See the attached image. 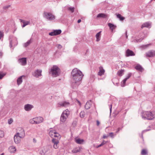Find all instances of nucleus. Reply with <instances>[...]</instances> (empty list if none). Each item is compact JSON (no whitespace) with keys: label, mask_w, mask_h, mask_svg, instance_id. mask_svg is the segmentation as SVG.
Masks as SVG:
<instances>
[{"label":"nucleus","mask_w":155,"mask_h":155,"mask_svg":"<svg viewBox=\"0 0 155 155\" xmlns=\"http://www.w3.org/2000/svg\"><path fill=\"white\" fill-rule=\"evenodd\" d=\"M146 56L149 57H152L155 56V51H151L146 53Z\"/></svg>","instance_id":"nucleus-15"},{"label":"nucleus","mask_w":155,"mask_h":155,"mask_svg":"<svg viewBox=\"0 0 155 155\" xmlns=\"http://www.w3.org/2000/svg\"><path fill=\"white\" fill-rule=\"evenodd\" d=\"M81 19H79L78 21V23H79L81 22Z\"/></svg>","instance_id":"nucleus-57"},{"label":"nucleus","mask_w":155,"mask_h":155,"mask_svg":"<svg viewBox=\"0 0 155 155\" xmlns=\"http://www.w3.org/2000/svg\"><path fill=\"white\" fill-rule=\"evenodd\" d=\"M34 107L32 105L27 104L24 106V109L25 111H29Z\"/></svg>","instance_id":"nucleus-13"},{"label":"nucleus","mask_w":155,"mask_h":155,"mask_svg":"<svg viewBox=\"0 0 155 155\" xmlns=\"http://www.w3.org/2000/svg\"><path fill=\"white\" fill-rule=\"evenodd\" d=\"M81 151V148H74L73 150H72V152L73 153H77L78 152H80Z\"/></svg>","instance_id":"nucleus-26"},{"label":"nucleus","mask_w":155,"mask_h":155,"mask_svg":"<svg viewBox=\"0 0 155 155\" xmlns=\"http://www.w3.org/2000/svg\"><path fill=\"white\" fill-rule=\"evenodd\" d=\"M41 70L38 69L34 72L33 74V75L36 78H38L41 75Z\"/></svg>","instance_id":"nucleus-12"},{"label":"nucleus","mask_w":155,"mask_h":155,"mask_svg":"<svg viewBox=\"0 0 155 155\" xmlns=\"http://www.w3.org/2000/svg\"><path fill=\"white\" fill-rule=\"evenodd\" d=\"M29 122L31 124H35V118L30 120H29Z\"/></svg>","instance_id":"nucleus-39"},{"label":"nucleus","mask_w":155,"mask_h":155,"mask_svg":"<svg viewBox=\"0 0 155 155\" xmlns=\"http://www.w3.org/2000/svg\"><path fill=\"white\" fill-rule=\"evenodd\" d=\"M23 77H25V76L22 75L19 77L17 80V83L18 85H19L22 82V78Z\"/></svg>","instance_id":"nucleus-21"},{"label":"nucleus","mask_w":155,"mask_h":155,"mask_svg":"<svg viewBox=\"0 0 155 155\" xmlns=\"http://www.w3.org/2000/svg\"><path fill=\"white\" fill-rule=\"evenodd\" d=\"M17 133L16 134L20 138H23L25 136V133L24 129L21 127H18L17 129Z\"/></svg>","instance_id":"nucleus-4"},{"label":"nucleus","mask_w":155,"mask_h":155,"mask_svg":"<svg viewBox=\"0 0 155 155\" xmlns=\"http://www.w3.org/2000/svg\"><path fill=\"white\" fill-rule=\"evenodd\" d=\"M141 116L144 120H150L155 117V114L154 112L143 111L141 113Z\"/></svg>","instance_id":"nucleus-2"},{"label":"nucleus","mask_w":155,"mask_h":155,"mask_svg":"<svg viewBox=\"0 0 155 155\" xmlns=\"http://www.w3.org/2000/svg\"><path fill=\"white\" fill-rule=\"evenodd\" d=\"M57 47L58 48V49H61L62 48V46L60 45H57Z\"/></svg>","instance_id":"nucleus-46"},{"label":"nucleus","mask_w":155,"mask_h":155,"mask_svg":"<svg viewBox=\"0 0 155 155\" xmlns=\"http://www.w3.org/2000/svg\"><path fill=\"white\" fill-rule=\"evenodd\" d=\"M102 146V145H101V144H99V145L97 146H96V147L97 148H99V147H101Z\"/></svg>","instance_id":"nucleus-49"},{"label":"nucleus","mask_w":155,"mask_h":155,"mask_svg":"<svg viewBox=\"0 0 155 155\" xmlns=\"http://www.w3.org/2000/svg\"><path fill=\"white\" fill-rule=\"evenodd\" d=\"M126 38H127V31H126Z\"/></svg>","instance_id":"nucleus-61"},{"label":"nucleus","mask_w":155,"mask_h":155,"mask_svg":"<svg viewBox=\"0 0 155 155\" xmlns=\"http://www.w3.org/2000/svg\"><path fill=\"white\" fill-rule=\"evenodd\" d=\"M147 153V151L146 150L143 149L141 152V154L142 155H145Z\"/></svg>","instance_id":"nucleus-37"},{"label":"nucleus","mask_w":155,"mask_h":155,"mask_svg":"<svg viewBox=\"0 0 155 155\" xmlns=\"http://www.w3.org/2000/svg\"><path fill=\"white\" fill-rule=\"evenodd\" d=\"M18 136L16 134L14 136V140L15 143L16 144L20 142V140L18 139Z\"/></svg>","instance_id":"nucleus-23"},{"label":"nucleus","mask_w":155,"mask_h":155,"mask_svg":"<svg viewBox=\"0 0 155 155\" xmlns=\"http://www.w3.org/2000/svg\"><path fill=\"white\" fill-rule=\"evenodd\" d=\"M49 134L50 136L51 137H58L60 136L59 134L57 133L55 130H51L49 132Z\"/></svg>","instance_id":"nucleus-9"},{"label":"nucleus","mask_w":155,"mask_h":155,"mask_svg":"<svg viewBox=\"0 0 155 155\" xmlns=\"http://www.w3.org/2000/svg\"><path fill=\"white\" fill-rule=\"evenodd\" d=\"M6 74V73L5 72L0 71V80L2 79Z\"/></svg>","instance_id":"nucleus-30"},{"label":"nucleus","mask_w":155,"mask_h":155,"mask_svg":"<svg viewBox=\"0 0 155 155\" xmlns=\"http://www.w3.org/2000/svg\"><path fill=\"white\" fill-rule=\"evenodd\" d=\"M97 18H105V15L103 13H100L97 15Z\"/></svg>","instance_id":"nucleus-33"},{"label":"nucleus","mask_w":155,"mask_h":155,"mask_svg":"<svg viewBox=\"0 0 155 155\" xmlns=\"http://www.w3.org/2000/svg\"><path fill=\"white\" fill-rule=\"evenodd\" d=\"M49 35L51 36H54L55 35L54 31H53L50 32L49 33Z\"/></svg>","instance_id":"nucleus-44"},{"label":"nucleus","mask_w":155,"mask_h":155,"mask_svg":"<svg viewBox=\"0 0 155 155\" xmlns=\"http://www.w3.org/2000/svg\"><path fill=\"white\" fill-rule=\"evenodd\" d=\"M106 143V141H105V140H103V141L101 143V144L102 146H103Z\"/></svg>","instance_id":"nucleus-48"},{"label":"nucleus","mask_w":155,"mask_h":155,"mask_svg":"<svg viewBox=\"0 0 155 155\" xmlns=\"http://www.w3.org/2000/svg\"><path fill=\"white\" fill-rule=\"evenodd\" d=\"M142 45V47L144 48H146L147 47L148 45Z\"/></svg>","instance_id":"nucleus-47"},{"label":"nucleus","mask_w":155,"mask_h":155,"mask_svg":"<svg viewBox=\"0 0 155 155\" xmlns=\"http://www.w3.org/2000/svg\"><path fill=\"white\" fill-rule=\"evenodd\" d=\"M68 9L70 10L72 12H74V7H69Z\"/></svg>","instance_id":"nucleus-42"},{"label":"nucleus","mask_w":155,"mask_h":155,"mask_svg":"<svg viewBox=\"0 0 155 155\" xmlns=\"http://www.w3.org/2000/svg\"><path fill=\"white\" fill-rule=\"evenodd\" d=\"M100 124V123L99 122V121H98V120H97V126H99V124Z\"/></svg>","instance_id":"nucleus-52"},{"label":"nucleus","mask_w":155,"mask_h":155,"mask_svg":"<svg viewBox=\"0 0 155 155\" xmlns=\"http://www.w3.org/2000/svg\"><path fill=\"white\" fill-rule=\"evenodd\" d=\"M13 120L12 119L10 118V124L13 122Z\"/></svg>","instance_id":"nucleus-56"},{"label":"nucleus","mask_w":155,"mask_h":155,"mask_svg":"<svg viewBox=\"0 0 155 155\" xmlns=\"http://www.w3.org/2000/svg\"><path fill=\"white\" fill-rule=\"evenodd\" d=\"M69 103L66 101H61L58 103L56 105V107H66L69 106Z\"/></svg>","instance_id":"nucleus-7"},{"label":"nucleus","mask_w":155,"mask_h":155,"mask_svg":"<svg viewBox=\"0 0 155 155\" xmlns=\"http://www.w3.org/2000/svg\"><path fill=\"white\" fill-rule=\"evenodd\" d=\"M35 124H38L42 122L43 121V118L42 117H38L35 118Z\"/></svg>","instance_id":"nucleus-14"},{"label":"nucleus","mask_w":155,"mask_h":155,"mask_svg":"<svg viewBox=\"0 0 155 155\" xmlns=\"http://www.w3.org/2000/svg\"><path fill=\"white\" fill-rule=\"evenodd\" d=\"M85 113L84 111H81L80 113V117L81 118H83L85 117Z\"/></svg>","instance_id":"nucleus-36"},{"label":"nucleus","mask_w":155,"mask_h":155,"mask_svg":"<svg viewBox=\"0 0 155 155\" xmlns=\"http://www.w3.org/2000/svg\"><path fill=\"white\" fill-rule=\"evenodd\" d=\"M101 32V31L97 33L96 35V41H99L100 40Z\"/></svg>","instance_id":"nucleus-24"},{"label":"nucleus","mask_w":155,"mask_h":155,"mask_svg":"<svg viewBox=\"0 0 155 155\" xmlns=\"http://www.w3.org/2000/svg\"><path fill=\"white\" fill-rule=\"evenodd\" d=\"M8 124H10V119H8Z\"/></svg>","instance_id":"nucleus-60"},{"label":"nucleus","mask_w":155,"mask_h":155,"mask_svg":"<svg viewBox=\"0 0 155 155\" xmlns=\"http://www.w3.org/2000/svg\"><path fill=\"white\" fill-rule=\"evenodd\" d=\"M44 16L48 21H51L55 19V16L50 12H45Z\"/></svg>","instance_id":"nucleus-6"},{"label":"nucleus","mask_w":155,"mask_h":155,"mask_svg":"<svg viewBox=\"0 0 155 155\" xmlns=\"http://www.w3.org/2000/svg\"><path fill=\"white\" fill-rule=\"evenodd\" d=\"M132 73H129L127 74V77L121 82V86L122 87L125 86V83L127 79H128L131 76Z\"/></svg>","instance_id":"nucleus-11"},{"label":"nucleus","mask_w":155,"mask_h":155,"mask_svg":"<svg viewBox=\"0 0 155 155\" xmlns=\"http://www.w3.org/2000/svg\"><path fill=\"white\" fill-rule=\"evenodd\" d=\"M107 137V136H106L105 135H104L103 137V138L104 139H105V138H106Z\"/></svg>","instance_id":"nucleus-58"},{"label":"nucleus","mask_w":155,"mask_h":155,"mask_svg":"<svg viewBox=\"0 0 155 155\" xmlns=\"http://www.w3.org/2000/svg\"><path fill=\"white\" fill-rule=\"evenodd\" d=\"M124 71V70H121L120 71H118L117 72L118 75L119 76H122L123 74Z\"/></svg>","instance_id":"nucleus-34"},{"label":"nucleus","mask_w":155,"mask_h":155,"mask_svg":"<svg viewBox=\"0 0 155 155\" xmlns=\"http://www.w3.org/2000/svg\"><path fill=\"white\" fill-rule=\"evenodd\" d=\"M71 75V86L73 88H77L80 84L83 74L80 70L75 68L72 70Z\"/></svg>","instance_id":"nucleus-1"},{"label":"nucleus","mask_w":155,"mask_h":155,"mask_svg":"<svg viewBox=\"0 0 155 155\" xmlns=\"http://www.w3.org/2000/svg\"><path fill=\"white\" fill-rule=\"evenodd\" d=\"M75 142L76 143L79 144H81L84 142V140L78 139L75 140Z\"/></svg>","instance_id":"nucleus-27"},{"label":"nucleus","mask_w":155,"mask_h":155,"mask_svg":"<svg viewBox=\"0 0 155 155\" xmlns=\"http://www.w3.org/2000/svg\"><path fill=\"white\" fill-rule=\"evenodd\" d=\"M2 55V53L0 51V57Z\"/></svg>","instance_id":"nucleus-59"},{"label":"nucleus","mask_w":155,"mask_h":155,"mask_svg":"<svg viewBox=\"0 0 155 155\" xmlns=\"http://www.w3.org/2000/svg\"><path fill=\"white\" fill-rule=\"evenodd\" d=\"M143 35H144V38H140V39H136L135 40V42H140V41H142V40H143L144 38L146 37H147V35H145V34H143Z\"/></svg>","instance_id":"nucleus-35"},{"label":"nucleus","mask_w":155,"mask_h":155,"mask_svg":"<svg viewBox=\"0 0 155 155\" xmlns=\"http://www.w3.org/2000/svg\"><path fill=\"white\" fill-rule=\"evenodd\" d=\"M100 70L98 73V75L101 76L104 74L105 72L104 70L103 69L102 67H100L99 68Z\"/></svg>","instance_id":"nucleus-22"},{"label":"nucleus","mask_w":155,"mask_h":155,"mask_svg":"<svg viewBox=\"0 0 155 155\" xmlns=\"http://www.w3.org/2000/svg\"><path fill=\"white\" fill-rule=\"evenodd\" d=\"M116 15H117V17L119 18L120 21H123L124 19V18L120 14H116Z\"/></svg>","instance_id":"nucleus-31"},{"label":"nucleus","mask_w":155,"mask_h":155,"mask_svg":"<svg viewBox=\"0 0 155 155\" xmlns=\"http://www.w3.org/2000/svg\"><path fill=\"white\" fill-rule=\"evenodd\" d=\"M110 113H111V112L112 104H110Z\"/></svg>","instance_id":"nucleus-53"},{"label":"nucleus","mask_w":155,"mask_h":155,"mask_svg":"<svg viewBox=\"0 0 155 155\" xmlns=\"http://www.w3.org/2000/svg\"><path fill=\"white\" fill-rule=\"evenodd\" d=\"M92 104V102L91 100L87 101L85 106V108L87 110L89 109L91 107Z\"/></svg>","instance_id":"nucleus-17"},{"label":"nucleus","mask_w":155,"mask_h":155,"mask_svg":"<svg viewBox=\"0 0 155 155\" xmlns=\"http://www.w3.org/2000/svg\"><path fill=\"white\" fill-rule=\"evenodd\" d=\"M151 23L149 22H146L143 23L141 26V28L144 27L150 28Z\"/></svg>","instance_id":"nucleus-19"},{"label":"nucleus","mask_w":155,"mask_h":155,"mask_svg":"<svg viewBox=\"0 0 155 155\" xmlns=\"http://www.w3.org/2000/svg\"><path fill=\"white\" fill-rule=\"evenodd\" d=\"M10 7L9 5H8L6 6H4L3 8V9H6Z\"/></svg>","instance_id":"nucleus-45"},{"label":"nucleus","mask_w":155,"mask_h":155,"mask_svg":"<svg viewBox=\"0 0 155 155\" xmlns=\"http://www.w3.org/2000/svg\"><path fill=\"white\" fill-rule=\"evenodd\" d=\"M37 141L35 138H33V142L34 143H36Z\"/></svg>","instance_id":"nucleus-51"},{"label":"nucleus","mask_w":155,"mask_h":155,"mask_svg":"<svg viewBox=\"0 0 155 155\" xmlns=\"http://www.w3.org/2000/svg\"><path fill=\"white\" fill-rule=\"evenodd\" d=\"M109 136L112 138H113L114 136V133L112 132L110 133L109 134Z\"/></svg>","instance_id":"nucleus-43"},{"label":"nucleus","mask_w":155,"mask_h":155,"mask_svg":"<svg viewBox=\"0 0 155 155\" xmlns=\"http://www.w3.org/2000/svg\"><path fill=\"white\" fill-rule=\"evenodd\" d=\"M10 47H11L12 46V45H11V42H10Z\"/></svg>","instance_id":"nucleus-63"},{"label":"nucleus","mask_w":155,"mask_h":155,"mask_svg":"<svg viewBox=\"0 0 155 155\" xmlns=\"http://www.w3.org/2000/svg\"><path fill=\"white\" fill-rule=\"evenodd\" d=\"M19 92V91H15L14 92V94H13L14 96H15L17 95V94H18V93Z\"/></svg>","instance_id":"nucleus-41"},{"label":"nucleus","mask_w":155,"mask_h":155,"mask_svg":"<svg viewBox=\"0 0 155 155\" xmlns=\"http://www.w3.org/2000/svg\"><path fill=\"white\" fill-rule=\"evenodd\" d=\"M121 129V128H118L117 129V133H118L119 131V130Z\"/></svg>","instance_id":"nucleus-54"},{"label":"nucleus","mask_w":155,"mask_h":155,"mask_svg":"<svg viewBox=\"0 0 155 155\" xmlns=\"http://www.w3.org/2000/svg\"><path fill=\"white\" fill-rule=\"evenodd\" d=\"M52 142L53 143V147L55 149H58L59 147V141L58 140L53 138L52 140Z\"/></svg>","instance_id":"nucleus-10"},{"label":"nucleus","mask_w":155,"mask_h":155,"mask_svg":"<svg viewBox=\"0 0 155 155\" xmlns=\"http://www.w3.org/2000/svg\"><path fill=\"white\" fill-rule=\"evenodd\" d=\"M21 22H22L23 24V25H22V27L23 28L26 25H28L30 23V22L29 21H25L24 20H21Z\"/></svg>","instance_id":"nucleus-25"},{"label":"nucleus","mask_w":155,"mask_h":155,"mask_svg":"<svg viewBox=\"0 0 155 155\" xmlns=\"http://www.w3.org/2000/svg\"><path fill=\"white\" fill-rule=\"evenodd\" d=\"M1 68V65H0V68Z\"/></svg>","instance_id":"nucleus-64"},{"label":"nucleus","mask_w":155,"mask_h":155,"mask_svg":"<svg viewBox=\"0 0 155 155\" xmlns=\"http://www.w3.org/2000/svg\"><path fill=\"white\" fill-rule=\"evenodd\" d=\"M4 36V33L3 32L0 31V40H2V39Z\"/></svg>","instance_id":"nucleus-38"},{"label":"nucleus","mask_w":155,"mask_h":155,"mask_svg":"<svg viewBox=\"0 0 155 155\" xmlns=\"http://www.w3.org/2000/svg\"><path fill=\"white\" fill-rule=\"evenodd\" d=\"M69 113L70 112L68 109H66L62 113L60 118L61 121L63 123L65 122L69 115Z\"/></svg>","instance_id":"nucleus-5"},{"label":"nucleus","mask_w":155,"mask_h":155,"mask_svg":"<svg viewBox=\"0 0 155 155\" xmlns=\"http://www.w3.org/2000/svg\"><path fill=\"white\" fill-rule=\"evenodd\" d=\"M18 62L20 65L25 66L27 64V60L26 58H19L18 60Z\"/></svg>","instance_id":"nucleus-8"},{"label":"nucleus","mask_w":155,"mask_h":155,"mask_svg":"<svg viewBox=\"0 0 155 155\" xmlns=\"http://www.w3.org/2000/svg\"><path fill=\"white\" fill-rule=\"evenodd\" d=\"M126 55L127 57L135 55L134 52L128 49L126 51Z\"/></svg>","instance_id":"nucleus-16"},{"label":"nucleus","mask_w":155,"mask_h":155,"mask_svg":"<svg viewBox=\"0 0 155 155\" xmlns=\"http://www.w3.org/2000/svg\"><path fill=\"white\" fill-rule=\"evenodd\" d=\"M50 73L53 77H56L59 75L60 73V70L56 66H54L51 69Z\"/></svg>","instance_id":"nucleus-3"},{"label":"nucleus","mask_w":155,"mask_h":155,"mask_svg":"<svg viewBox=\"0 0 155 155\" xmlns=\"http://www.w3.org/2000/svg\"><path fill=\"white\" fill-rule=\"evenodd\" d=\"M150 130V129H146V130H144L143 131L142 133H144L145 132H146V131H147Z\"/></svg>","instance_id":"nucleus-50"},{"label":"nucleus","mask_w":155,"mask_h":155,"mask_svg":"<svg viewBox=\"0 0 155 155\" xmlns=\"http://www.w3.org/2000/svg\"><path fill=\"white\" fill-rule=\"evenodd\" d=\"M4 136V132L3 131L0 130V137H2Z\"/></svg>","instance_id":"nucleus-40"},{"label":"nucleus","mask_w":155,"mask_h":155,"mask_svg":"<svg viewBox=\"0 0 155 155\" xmlns=\"http://www.w3.org/2000/svg\"><path fill=\"white\" fill-rule=\"evenodd\" d=\"M108 25L110 29L111 30L112 32H113V30L116 28V25L111 23H108Z\"/></svg>","instance_id":"nucleus-18"},{"label":"nucleus","mask_w":155,"mask_h":155,"mask_svg":"<svg viewBox=\"0 0 155 155\" xmlns=\"http://www.w3.org/2000/svg\"><path fill=\"white\" fill-rule=\"evenodd\" d=\"M32 42L31 39V38L27 42L25 43L24 44V46L25 47H27Z\"/></svg>","instance_id":"nucleus-29"},{"label":"nucleus","mask_w":155,"mask_h":155,"mask_svg":"<svg viewBox=\"0 0 155 155\" xmlns=\"http://www.w3.org/2000/svg\"><path fill=\"white\" fill-rule=\"evenodd\" d=\"M0 155H4V153H2L1 154H0Z\"/></svg>","instance_id":"nucleus-62"},{"label":"nucleus","mask_w":155,"mask_h":155,"mask_svg":"<svg viewBox=\"0 0 155 155\" xmlns=\"http://www.w3.org/2000/svg\"><path fill=\"white\" fill-rule=\"evenodd\" d=\"M54 31L55 35L60 34L61 32V30L60 29L54 30Z\"/></svg>","instance_id":"nucleus-28"},{"label":"nucleus","mask_w":155,"mask_h":155,"mask_svg":"<svg viewBox=\"0 0 155 155\" xmlns=\"http://www.w3.org/2000/svg\"><path fill=\"white\" fill-rule=\"evenodd\" d=\"M76 101H77V102L79 103V105H80V106H81V103L79 101H78V100H76Z\"/></svg>","instance_id":"nucleus-55"},{"label":"nucleus","mask_w":155,"mask_h":155,"mask_svg":"<svg viewBox=\"0 0 155 155\" xmlns=\"http://www.w3.org/2000/svg\"><path fill=\"white\" fill-rule=\"evenodd\" d=\"M135 68L137 70L141 72L143 71V68L140 64H138L135 67Z\"/></svg>","instance_id":"nucleus-20"},{"label":"nucleus","mask_w":155,"mask_h":155,"mask_svg":"<svg viewBox=\"0 0 155 155\" xmlns=\"http://www.w3.org/2000/svg\"><path fill=\"white\" fill-rule=\"evenodd\" d=\"M16 150L15 147L14 146L10 147V153H14L16 151Z\"/></svg>","instance_id":"nucleus-32"}]
</instances>
